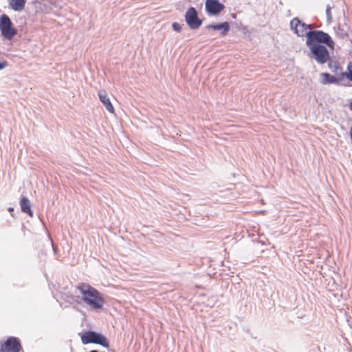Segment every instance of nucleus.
I'll use <instances>...</instances> for the list:
<instances>
[{
	"label": "nucleus",
	"instance_id": "nucleus-5",
	"mask_svg": "<svg viewBox=\"0 0 352 352\" xmlns=\"http://www.w3.org/2000/svg\"><path fill=\"white\" fill-rule=\"evenodd\" d=\"M0 30L3 37L7 39H12L16 34V31L12 27V22L6 14L0 16Z\"/></svg>",
	"mask_w": 352,
	"mask_h": 352
},
{
	"label": "nucleus",
	"instance_id": "nucleus-4",
	"mask_svg": "<svg viewBox=\"0 0 352 352\" xmlns=\"http://www.w3.org/2000/svg\"><path fill=\"white\" fill-rule=\"evenodd\" d=\"M290 28L297 36H305L307 38L306 41L308 40L309 33H313L315 32H322V30H311L310 25H307L301 22L297 17L294 18L290 21Z\"/></svg>",
	"mask_w": 352,
	"mask_h": 352
},
{
	"label": "nucleus",
	"instance_id": "nucleus-18",
	"mask_svg": "<svg viewBox=\"0 0 352 352\" xmlns=\"http://www.w3.org/2000/svg\"><path fill=\"white\" fill-rule=\"evenodd\" d=\"M350 109L352 111V101L349 104Z\"/></svg>",
	"mask_w": 352,
	"mask_h": 352
},
{
	"label": "nucleus",
	"instance_id": "nucleus-15",
	"mask_svg": "<svg viewBox=\"0 0 352 352\" xmlns=\"http://www.w3.org/2000/svg\"><path fill=\"white\" fill-rule=\"evenodd\" d=\"M172 28L177 32H179L182 30V25L177 22L173 23Z\"/></svg>",
	"mask_w": 352,
	"mask_h": 352
},
{
	"label": "nucleus",
	"instance_id": "nucleus-6",
	"mask_svg": "<svg viewBox=\"0 0 352 352\" xmlns=\"http://www.w3.org/2000/svg\"><path fill=\"white\" fill-rule=\"evenodd\" d=\"M185 21L191 30L198 29L202 24V20L199 18L198 12L194 7H190L185 14Z\"/></svg>",
	"mask_w": 352,
	"mask_h": 352
},
{
	"label": "nucleus",
	"instance_id": "nucleus-16",
	"mask_svg": "<svg viewBox=\"0 0 352 352\" xmlns=\"http://www.w3.org/2000/svg\"><path fill=\"white\" fill-rule=\"evenodd\" d=\"M341 77H346V78L352 81V70L350 71L349 72L342 73Z\"/></svg>",
	"mask_w": 352,
	"mask_h": 352
},
{
	"label": "nucleus",
	"instance_id": "nucleus-9",
	"mask_svg": "<svg viewBox=\"0 0 352 352\" xmlns=\"http://www.w3.org/2000/svg\"><path fill=\"white\" fill-rule=\"evenodd\" d=\"M208 30H221V35L225 36L230 29V26L228 22L226 21L219 24H210L206 26Z\"/></svg>",
	"mask_w": 352,
	"mask_h": 352
},
{
	"label": "nucleus",
	"instance_id": "nucleus-3",
	"mask_svg": "<svg viewBox=\"0 0 352 352\" xmlns=\"http://www.w3.org/2000/svg\"><path fill=\"white\" fill-rule=\"evenodd\" d=\"M81 341L83 344L94 343L99 344L104 348H108L109 346V342L106 337L104 335L94 331H86L81 336Z\"/></svg>",
	"mask_w": 352,
	"mask_h": 352
},
{
	"label": "nucleus",
	"instance_id": "nucleus-2",
	"mask_svg": "<svg viewBox=\"0 0 352 352\" xmlns=\"http://www.w3.org/2000/svg\"><path fill=\"white\" fill-rule=\"evenodd\" d=\"M76 289L82 294V300L92 309L98 310L102 308L104 300L96 288L89 284L81 283L76 286Z\"/></svg>",
	"mask_w": 352,
	"mask_h": 352
},
{
	"label": "nucleus",
	"instance_id": "nucleus-10",
	"mask_svg": "<svg viewBox=\"0 0 352 352\" xmlns=\"http://www.w3.org/2000/svg\"><path fill=\"white\" fill-rule=\"evenodd\" d=\"M320 76L322 78L320 82L322 85L338 84L340 80V78H336L329 73H321Z\"/></svg>",
	"mask_w": 352,
	"mask_h": 352
},
{
	"label": "nucleus",
	"instance_id": "nucleus-17",
	"mask_svg": "<svg viewBox=\"0 0 352 352\" xmlns=\"http://www.w3.org/2000/svg\"><path fill=\"white\" fill-rule=\"evenodd\" d=\"M8 65V63L6 60L0 61V70L6 68Z\"/></svg>",
	"mask_w": 352,
	"mask_h": 352
},
{
	"label": "nucleus",
	"instance_id": "nucleus-8",
	"mask_svg": "<svg viewBox=\"0 0 352 352\" xmlns=\"http://www.w3.org/2000/svg\"><path fill=\"white\" fill-rule=\"evenodd\" d=\"M98 97L100 102L105 107L106 109L110 113H114V107L110 101V99L104 90H100L98 91Z\"/></svg>",
	"mask_w": 352,
	"mask_h": 352
},
{
	"label": "nucleus",
	"instance_id": "nucleus-12",
	"mask_svg": "<svg viewBox=\"0 0 352 352\" xmlns=\"http://www.w3.org/2000/svg\"><path fill=\"white\" fill-rule=\"evenodd\" d=\"M9 6L16 12L22 11L25 6V0H8Z\"/></svg>",
	"mask_w": 352,
	"mask_h": 352
},
{
	"label": "nucleus",
	"instance_id": "nucleus-11",
	"mask_svg": "<svg viewBox=\"0 0 352 352\" xmlns=\"http://www.w3.org/2000/svg\"><path fill=\"white\" fill-rule=\"evenodd\" d=\"M20 206L23 212L26 213L31 217L33 215V212L31 210V204L30 200L26 197H22L21 198Z\"/></svg>",
	"mask_w": 352,
	"mask_h": 352
},
{
	"label": "nucleus",
	"instance_id": "nucleus-14",
	"mask_svg": "<svg viewBox=\"0 0 352 352\" xmlns=\"http://www.w3.org/2000/svg\"><path fill=\"white\" fill-rule=\"evenodd\" d=\"M331 8L329 5H327L326 7V16H327V23H331L332 21V16L331 12Z\"/></svg>",
	"mask_w": 352,
	"mask_h": 352
},
{
	"label": "nucleus",
	"instance_id": "nucleus-19",
	"mask_svg": "<svg viewBox=\"0 0 352 352\" xmlns=\"http://www.w3.org/2000/svg\"><path fill=\"white\" fill-rule=\"evenodd\" d=\"M89 352H98L97 350H91V351Z\"/></svg>",
	"mask_w": 352,
	"mask_h": 352
},
{
	"label": "nucleus",
	"instance_id": "nucleus-7",
	"mask_svg": "<svg viewBox=\"0 0 352 352\" xmlns=\"http://www.w3.org/2000/svg\"><path fill=\"white\" fill-rule=\"evenodd\" d=\"M205 8L208 15L215 16L224 10L225 6L219 0H206Z\"/></svg>",
	"mask_w": 352,
	"mask_h": 352
},
{
	"label": "nucleus",
	"instance_id": "nucleus-20",
	"mask_svg": "<svg viewBox=\"0 0 352 352\" xmlns=\"http://www.w3.org/2000/svg\"><path fill=\"white\" fill-rule=\"evenodd\" d=\"M9 210H10H10H13V208H9Z\"/></svg>",
	"mask_w": 352,
	"mask_h": 352
},
{
	"label": "nucleus",
	"instance_id": "nucleus-1",
	"mask_svg": "<svg viewBox=\"0 0 352 352\" xmlns=\"http://www.w3.org/2000/svg\"><path fill=\"white\" fill-rule=\"evenodd\" d=\"M306 45L309 49L308 56L318 64L323 65L329 60L330 54L327 47L334 49V42L324 32L309 33Z\"/></svg>",
	"mask_w": 352,
	"mask_h": 352
},
{
	"label": "nucleus",
	"instance_id": "nucleus-13",
	"mask_svg": "<svg viewBox=\"0 0 352 352\" xmlns=\"http://www.w3.org/2000/svg\"><path fill=\"white\" fill-rule=\"evenodd\" d=\"M327 63L328 67L332 72L341 76V74L343 73L342 68L337 61L329 58V60Z\"/></svg>",
	"mask_w": 352,
	"mask_h": 352
}]
</instances>
